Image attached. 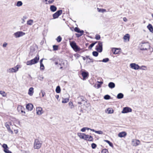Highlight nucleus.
Here are the masks:
<instances>
[{
  "instance_id": "0eeeda50",
  "label": "nucleus",
  "mask_w": 153,
  "mask_h": 153,
  "mask_svg": "<svg viewBox=\"0 0 153 153\" xmlns=\"http://www.w3.org/2000/svg\"><path fill=\"white\" fill-rule=\"evenodd\" d=\"M141 50H146L149 48L150 46L148 43H142L141 44Z\"/></svg>"
},
{
  "instance_id": "b1692460",
  "label": "nucleus",
  "mask_w": 153,
  "mask_h": 153,
  "mask_svg": "<svg viewBox=\"0 0 153 153\" xmlns=\"http://www.w3.org/2000/svg\"><path fill=\"white\" fill-rule=\"evenodd\" d=\"M97 11L99 13H104L106 12V10L105 9L97 8Z\"/></svg>"
},
{
  "instance_id": "c85d7f7f",
  "label": "nucleus",
  "mask_w": 153,
  "mask_h": 153,
  "mask_svg": "<svg viewBox=\"0 0 153 153\" xmlns=\"http://www.w3.org/2000/svg\"><path fill=\"white\" fill-rule=\"evenodd\" d=\"M107 110L108 111L107 113L109 114H112L114 112V110L111 108H108L107 109Z\"/></svg>"
},
{
  "instance_id": "c9c22d12",
  "label": "nucleus",
  "mask_w": 153,
  "mask_h": 153,
  "mask_svg": "<svg viewBox=\"0 0 153 153\" xmlns=\"http://www.w3.org/2000/svg\"><path fill=\"white\" fill-rule=\"evenodd\" d=\"M62 39V37L59 36L57 37L56 40L58 42H59L61 41Z\"/></svg>"
},
{
  "instance_id": "ddd939ff",
  "label": "nucleus",
  "mask_w": 153,
  "mask_h": 153,
  "mask_svg": "<svg viewBox=\"0 0 153 153\" xmlns=\"http://www.w3.org/2000/svg\"><path fill=\"white\" fill-rule=\"evenodd\" d=\"M84 140H88L90 141H93L94 139L93 137L91 136H90L88 135L85 134Z\"/></svg>"
},
{
  "instance_id": "dca6fc26",
  "label": "nucleus",
  "mask_w": 153,
  "mask_h": 153,
  "mask_svg": "<svg viewBox=\"0 0 153 153\" xmlns=\"http://www.w3.org/2000/svg\"><path fill=\"white\" fill-rule=\"evenodd\" d=\"M82 75L83 77V80H85L88 77V72L82 71Z\"/></svg>"
},
{
  "instance_id": "a18cd8bd",
  "label": "nucleus",
  "mask_w": 153,
  "mask_h": 153,
  "mask_svg": "<svg viewBox=\"0 0 153 153\" xmlns=\"http://www.w3.org/2000/svg\"><path fill=\"white\" fill-rule=\"evenodd\" d=\"M100 38V35L97 34L95 36V39L97 40H99Z\"/></svg>"
},
{
  "instance_id": "49530a36",
  "label": "nucleus",
  "mask_w": 153,
  "mask_h": 153,
  "mask_svg": "<svg viewBox=\"0 0 153 153\" xmlns=\"http://www.w3.org/2000/svg\"><path fill=\"white\" fill-rule=\"evenodd\" d=\"M91 147L93 149H95L97 147V145L94 143H92L91 145Z\"/></svg>"
},
{
  "instance_id": "79ce46f5",
  "label": "nucleus",
  "mask_w": 153,
  "mask_h": 153,
  "mask_svg": "<svg viewBox=\"0 0 153 153\" xmlns=\"http://www.w3.org/2000/svg\"><path fill=\"white\" fill-rule=\"evenodd\" d=\"M33 23V21L32 20H29L27 22V23L28 25H31Z\"/></svg>"
},
{
  "instance_id": "f3484780",
  "label": "nucleus",
  "mask_w": 153,
  "mask_h": 153,
  "mask_svg": "<svg viewBox=\"0 0 153 153\" xmlns=\"http://www.w3.org/2000/svg\"><path fill=\"white\" fill-rule=\"evenodd\" d=\"M119 49L116 48H112L111 51L114 54H116L119 53L120 51Z\"/></svg>"
},
{
  "instance_id": "e433bc0d",
  "label": "nucleus",
  "mask_w": 153,
  "mask_h": 153,
  "mask_svg": "<svg viewBox=\"0 0 153 153\" xmlns=\"http://www.w3.org/2000/svg\"><path fill=\"white\" fill-rule=\"evenodd\" d=\"M68 104L71 108L72 109L74 108V106L72 102H69Z\"/></svg>"
},
{
  "instance_id": "0e129e2a",
  "label": "nucleus",
  "mask_w": 153,
  "mask_h": 153,
  "mask_svg": "<svg viewBox=\"0 0 153 153\" xmlns=\"http://www.w3.org/2000/svg\"><path fill=\"white\" fill-rule=\"evenodd\" d=\"M86 130H90V129H91V128H88L87 127H86Z\"/></svg>"
},
{
  "instance_id": "1a4fd4ad",
  "label": "nucleus",
  "mask_w": 153,
  "mask_h": 153,
  "mask_svg": "<svg viewBox=\"0 0 153 153\" xmlns=\"http://www.w3.org/2000/svg\"><path fill=\"white\" fill-rule=\"evenodd\" d=\"M132 111V109L128 107H126L123 108L121 112L122 113H126L128 112H131Z\"/></svg>"
},
{
  "instance_id": "de8ad7c7",
  "label": "nucleus",
  "mask_w": 153,
  "mask_h": 153,
  "mask_svg": "<svg viewBox=\"0 0 153 153\" xmlns=\"http://www.w3.org/2000/svg\"><path fill=\"white\" fill-rule=\"evenodd\" d=\"M95 133L100 134H103V132L100 130L98 131H95Z\"/></svg>"
},
{
  "instance_id": "6ab92c4d",
  "label": "nucleus",
  "mask_w": 153,
  "mask_h": 153,
  "mask_svg": "<svg viewBox=\"0 0 153 153\" xmlns=\"http://www.w3.org/2000/svg\"><path fill=\"white\" fill-rule=\"evenodd\" d=\"M78 136L81 139L84 140L85 136V134L83 133H78Z\"/></svg>"
},
{
  "instance_id": "5fc2aeb1",
  "label": "nucleus",
  "mask_w": 153,
  "mask_h": 153,
  "mask_svg": "<svg viewBox=\"0 0 153 153\" xmlns=\"http://www.w3.org/2000/svg\"><path fill=\"white\" fill-rule=\"evenodd\" d=\"M86 130V127H84L81 129V131L82 132H85Z\"/></svg>"
},
{
  "instance_id": "680f3d73",
  "label": "nucleus",
  "mask_w": 153,
  "mask_h": 153,
  "mask_svg": "<svg viewBox=\"0 0 153 153\" xmlns=\"http://www.w3.org/2000/svg\"><path fill=\"white\" fill-rule=\"evenodd\" d=\"M43 60V59H41L40 60V64H43L42 62Z\"/></svg>"
},
{
  "instance_id": "4468645a",
  "label": "nucleus",
  "mask_w": 153,
  "mask_h": 153,
  "mask_svg": "<svg viewBox=\"0 0 153 153\" xmlns=\"http://www.w3.org/2000/svg\"><path fill=\"white\" fill-rule=\"evenodd\" d=\"M140 141L139 140L134 139L132 141V144L133 146H137L140 144Z\"/></svg>"
},
{
  "instance_id": "423d86ee",
  "label": "nucleus",
  "mask_w": 153,
  "mask_h": 153,
  "mask_svg": "<svg viewBox=\"0 0 153 153\" xmlns=\"http://www.w3.org/2000/svg\"><path fill=\"white\" fill-rule=\"evenodd\" d=\"M98 44L96 46V50L99 52H101L102 50V42L99 41Z\"/></svg>"
},
{
  "instance_id": "412c9836",
  "label": "nucleus",
  "mask_w": 153,
  "mask_h": 153,
  "mask_svg": "<svg viewBox=\"0 0 153 153\" xmlns=\"http://www.w3.org/2000/svg\"><path fill=\"white\" fill-rule=\"evenodd\" d=\"M127 135L126 132L123 131L121 132L118 134V136L120 137H125Z\"/></svg>"
},
{
  "instance_id": "e2e57ef3",
  "label": "nucleus",
  "mask_w": 153,
  "mask_h": 153,
  "mask_svg": "<svg viewBox=\"0 0 153 153\" xmlns=\"http://www.w3.org/2000/svg\"><path fill=\"white\" fill-rule=\"evenodd\" d=\"M90 130H91V131H92L93 132H95V131H95V130H94V129H90Z\"/></svg>"
},
{
  "instance_id": "4be33fe9",
  "label": "nucleus",
  "mask_w": 153,
  "mask_h": 153,
  "mask_svg": "<svg viewBox=\"0 0 153 153\" xmlns=\"http://www.w3.org/2000/svg\"><path fill=\"white\" fill-rule=\"evenodd\" d=\"M5 126L7 128L8 131H9L10 132L11 134H13V131L11 130L9 125L8 123L7 122L5 123Z\"/></svg>"
},
{
  "instance_id": "f704fd0d",
  "label": "nucleus",
  "mask_w": 153,
  "mask_h": 153,
  "mask_svg": "<svg viewBox=\"0 0 153 153\" xmlns=\"http://www.w3.org/2000/svg\"><path fill=\"white\" fill-rule=\"evenodd\" d=\"M69 101V99L68 98H63V100L62 102L63 103H66L68 102Z\"/></svg>"
},
{
  "instance_id": "473e14b6",
  "label": "nucleus",
  "mask_w": 153,
  "mask_h": 153,
  "mask_svg": "<svg viewBox=\"0 0 153 153\" xmlns=\"http://www.w3.org/2000/svg\"><path fill=\"white\" fill-rule=\"evenodd\" d=\"M104 141L105 142H106L107 143H108V144L111 147H113V144L111 143V142L110 141L108 140H104Z\"/></svg>"
},
{
  "instance_id": "aec40b11",
  "label": "nucleus",
  "mask_w": 153,
  "mask_h": 153,
  "mask_svg": "<svg viewBox=\"0 0 153 153\" xmlns=\"http://www.w3.org/2000/svg\"><path fill=\"white\" fill-rule=\"evenodd\" d=\"M33 108V105L31 103H29L26 106L27 109L29 111H31Z\"/></svg>"
},
{
  "instance_id": "69168bd1",
  "label": "nucleus",
  "mask_w": 153,
  "mask_h": 153,
  "mask_svg": "<svg viewBox=\"0 0 153 153\" xmlns=\"http://www.w3.org/2000/svg\"><path fill=\"white\" fill-rule=\"evenodd\" d=\"M8 124H10V125H11L12 124H11V123L10 122H9L8 123Z\"/></svg>"
},
{
  "instance_id": "f257e3e1",
  "label": "nucleus",
  "mask_w": 153,
  "mask_h": 153,
  "mask_svg": "<svg viewBox=\"0 0 153 153\" xmlns=\"http://www.w3.org/2000/svg\"><path fill=\"white\" fill-rule=\"evenodd\" d=\"M39 60V56L38 55L36 56L35 58L30 60L27 62L26 64L27 65H31L35 64L38 62Z\"/></svg>"
},
{
  "instance_id": "a878e982",
  "label": "nucleus",
  "mask_w": 153,
  "mask_h": 153,
  "mask_svg": "<svg viewBox=\"0 0 153 153\" xmlns=\"http://www.w3.org/2000/svg\"><path fill=\"white\" fill-rule=\"evenodd\" d=\"M54 1V0H45L44 2L46 4H51Z\"/></svg>"
},
{
  "instance_id": "bb28decb",
  "label": "nucleus",
  "mask_w": 153,
  "mask_h": 153,
  "mask_svg": "<svg viewBox=\"0 0 153 153\" xmlns=\"http://www.w3.org/2000/svg\"><path fill=\"white\" fill-rule=\"evenodd\" d=\"M108 86L110 88H112L115 87V85L113 82H110L108 84Z\"/></svg>"
},
{
  "instance_id": "f8f14e48",
  "label": "nucleus",
  "mask_w": 153,
  "mask_h": 153,
  "mask_svg": "<svg viewBox=\"0 0 153 153\" xmlns=\"http://www.w3.org/2000/svg\"><path fill=\"white\" fill-rule=\"evenodd\" d=\"M17 110L19 112L25 114V112L24 111L25 108L22 106L19 105L17 107Z\"/></svg>"
},
{
  "instance_id": "338daca9",
  "label": "nucleus",
  "mask_w": 153,
  "mask_h": 153,
  "mask_svg": "<svg viewBox=\"0 0 153 153\" xmlns=\"http://www.w3.org/2000/svg\"><path fill=\"white\" fill-rule=\"evenodd\" d=\"M55 65H57V64H58V62H55Z\"/></svg>"
},
{
  "instance_id": "052dcab7",
  "label": "nucleus",
  "mask_w": 153,
  "mask_h": 153,
  "mask_svg": "<svg viewBox=\"0 0 153 153\" xmlns=\"http://www.w3.org/2000/svg\"><path fill=\"white\" fill-rule=\"evenodd\" d=\"M101 87V85L99 84H98L97 85V88H99Z\"/></svg>"
},
{
  "instance_id": "6e6552de",
  "label": "nucleus",
  "mask_w": 153,
  "mask_h": 153,
  "mask_svg": "<svg viewBox=\"0 0 153 153\" xmlns=\"http://www.w3.org/2000/svg\"><path fill=\"white\" fill-rule=\"evenodd\" d=\"M25 34V33L22 31H18L14 33V36L16 38L19 37L24 35Z\"/></svg>"
},
{
  "instance_id": "58836bf2",
  "label": "nucleus",
  "mask_w": 153,
  "mask_h": 153,
  "mask_svg": "<svg viewBox=\"0 0 153 153\" xmlns=\"http://www.w3.org/2000/svg\"><path fill=\"white\" fill-rule=\"evenodd\" d=\"M2 147L4 149V150H5V149H9L7 145L5 144H3L2 145Z\"/></svg>"
},
{
  "instance_id": "7ed1b4c3",
  "label": "nucleus",
  "mask_w": 153,
  "mask_h": 153,
  "mask_svg": "<svg viewBox=\"0 0 153 153\" xmlns=\"http://www.w3.org/2000/svg\"><path fill=\"white\" fill-rule=\"evenodd\" d=\"M130 66L131 68L136 70H138V69L145 70V69L142 68V67L146 68V66H142L141 67H140L137 64L134 63L130 64Z\"/></svg>"
},
{
  "instance_id": "3c124183",
  "label": "nucleus",
  "mask_w": 153,
  "mask_h": 153,
  "mask_svg": "<svg viewBox=\"0 0 153 153\" xmlns=\"http://www.w3.org/2000/svg\"><path fill=\"white\" fill-rule=\"evenodd\" d=\"M102 153H108V152L107 149H104L102 150Z\"/></svg>"
},
{
  "instance_id": "37998d69",
  "label": "nucleus",
  "mask_w": 153,
  "mask_h": 153,
  "mask_svg": "<svg viewBox=\"0 0 153 153\" xmlns=\"http://www.w3.org/2000/svg\"><path fill=\"white\" fill-rule=\"evenodd\" d=\"M45 69L44 66L43 64H40V69L41 70L43 71Z\"/></svg>"
},
{
  "instance_id": "7c9ffc66",
  "label": "nucleus",
  "mask_w": 153,
  "mask_h": 153,
  "mask_svg": "<svg viewBox=\"0 0 153 153\" xmlns=\"http://www.w3.org/2000/svg\"><path fill=\"white\" fill-rule=\"evenodd\" d=\"M61 91V89L59 86H57L56 89V91L57 93H59Z\"/></svg>"
},
{
  "instance_id": "2f4dec72",
  "label": "nucleus",
  "mask_w": 153,
  "mask_h": 153,
  "mask_svg": "<svg viewBox=\"0 0 153 153\" xmlns=\"http://www.w3.org/2000/svg\"><path fill=\"white\" fill-rule=\"evenodd\" d=\"M0 94L3 97H6L7 96V94L3 91H0Z\"/></svg>"
},
{
  "instance_id": "9d476101",
  "label": "nucleus",
  "mask_w": 153,
  "mask_h": 153,
  "mask_svg": "<svg viewBox=\"0 0 153 153\" xmlns=\"http://www.w3.org/2000/svg\"><path fill=\"white\" fill-rule=\"evenodd\" d=\"M36 114L37 115H40L43 113V111L42 108L40 107H38L36 108Z\"/></svg>"
},
{
  "instance_id": "c756f323",
  "label": "nucleus",
  "mask_w": 153,
  "mask_h": 153,
  "mask_svg": "<svg viewBox=\"0 0 153 153\" xmlns=\"http://www.w3.org/2000/svg\"><path fill=\"white\" fill-rule=\"evenodd\" d=\"M123 97V94L121 93L118 94L117 96V98L118 99H122Z\"/></svg>"
},
{
  "instance_id": "ea45409f",
  "label": "nucleus",
  "mask_w": 153,
  "mask_h": 153,
  "mask_svg": "<svg viewBox=\"0 0 153 153\" xmlns=\"http://www.w3.org/2000/svg\"><path fill=\"white\" fill-rule=\"evenodd\" d=\"M104 98L105 100H109L110 98V96L108 95H106L104 96Z\"/></svg>"
},
{
  "instance_id": "4d7b16f0",
  "label": "nucleus",
  "mask_w": 153,
  "mask_h": 153,
  "mask_svg": "<svg viewBox=\"0 0 153 153\" xmlns=\"http://www.w3.org/2000/svg\"><path fill=\"white\" fill-rule=\"evenodd\" d=\"M41 92L42 93V97H43L44 96V95H45V93L42 91H41Z\"/></svg>"
},
{
  "instance_id": "20e7f679",
  "label": "nucleus",
  "mask_w": 153,
  "mask_h": 153,
  "mask_svg": "<svg viewBox=\"0 0 153 153\" xmlns=\"http://www.w3.org/2000/svg\"><path fill=\"white\" fill-rule=\"evenodd\" d=\"M70 44L71 47L75 51H77L80 50V48L76 45L75 42H70Z\"/></svg>"
},
{
  "instance_id": "2eb2a0df",
  "label": "nucleus",
  "mask_w": 153,
  "mask_h": 153,
  "mask_svg": "<svg viewBox=\"0 0 153 153\" xmlns=\"http://www.w3.org/2000/svg\"><path fill=\"white\" fill-rule=\"evenodd\" d=\"M130 35L128 34H126L123 37L124 41L125 42H128L130 39Z\"/></svg>"
},
{
  "instance_id": "603ef678",
  "label": "nucleus",
  "mask_w": 153,
  "mask_h": 153,
  "mask_svg": "<svg viewBox=\"0 0 153 153\" xmlns=\"http://www.w3.org/2000/svg\"><path fill=\"white\" fill-rule=\"evenodd\" d=\"M43 78H44V77L42 76H39L38 77V79L41 81L42 80Z\"/></svg>"
},
{
  "instance_id": "09e8293b",
  "label": "nucleus",
  "mask_w": 153,
  "mask_h": 153,
  "mask_svg": "<svg viewBox=\"0 0 153 153\" xmlns=\"http://www.w3.org/2000/svg\"><path fill=\"white\" fill-rule=\"evenodd\" d=\"M53 50L54 51L57 50L58 49V46L54 45L53 46Z\"/></svg>"
},
{
  "instance_id": "13d9d810",
  "label": "nucleus",
  "mask_w": 153,
  "mask_h": 153,
  "mask_svg": "<svg viewBox=\"0 0 153 153\" xmlns=\"http://www.w3.org/2000/svg\"><path fill=\"white\" fill-rule=\"evenodd\" d=\"M14 132L15 133L17 134L18 132V131L17 130H14Z\"/></svg>"
},
{
  "instance_id": "5701e85b",
  "label": "nucleus",
  "mask_w": 153,
  "mask_h": 153,
  "mask_svg": "<svg viewBox=\"0 0 153 153\" xmlns=\"http://www.w3.org/2000/svg\"><path fill=\"white\" fill-rule=\"evenodd\" d=\"M74 30L75 32H77L80 33H83L84 31L83 30H80V29L78 27H76L74 29Z\"/></svg>"
},
{
  "instance_id": "9b49d317",
  "label": "nucleus",
  "mask_w": 153,
  "mask_h": 153,
  "mask_svg": "<svg viewBox=\"0 0 153 153\" xmlns=\"http://www.w3.org/2000/svg\"><path fill=\"white\" fill-rule=\"evenodd\" d=\"M62 11L60 10L57 11L56 13L53 14V17L54 19L58 18L59 16L62 13Z\"/></svg>"
},
{
  "instance_id": "cd10ccee",
  "label": "nucleus",
  "mask_w": 153,
  "mask_h": 153,
  "mask_svg": "<svg viewBox=\"0 0 153 153\" xmlns=\"http://www.w3.org/2000/svg\"><path fill=\"white\" fill-rule=\"evenodd\" d=\"M147 28L151 32L153 33V28L151 25L149 24L147 26Z\"/></svg>"
},
{
  "instance_id": "a211bd4d",
  "label": "nucleus",
  "mask_w": 153,
  "mask_h": 153,
  "mask_svg": "<svg viewBox=\"0 0 153 153\" xmlns=\"http://www.w3.org/2000/svg\"><path fill=\"white\" fill-rule=\"evenodd\" d=\"M34 88L33 87H30L29 88L28 94L30 96H32L34 93Z\"/></svg>"
},
{
  "instance_id": "8fccbe9b",
  "label": "nucleus",
  "mask_w": 153,
  "mask_h": 153,
  "mask_svg": "<svg viewBox=\"0 0 153 153\" xmlns=\"http://www.w3.org/2000/svg\"><path fill=\"white\" fill-rule=\"evenodd\" d=\"M8 149H5V150H4V152L6 153H12L10 151L8 150Z\"/></svg>"
},
{
  "instance_id": "6e6d98bb",
  "label": "nucleus",
  "mask_w": 153,
  "mask_h": 153,
  "mask_svg": "<svg viewBox=\"0 0 153 153\" xmlns=\"http://www.w3.org/2000/svg\"><path fill=\"white\" fill-rule=\"evenodd\" d=\"M7 44L6 42H5L2 45L3 47L4 48H5L7 46Z\"/></svg>"
},
{
  "instance_id": "c03bdc74",
  "label": "nucleus",
  "mask_w": 153,
  "mask_h": 153,
  "mask_svg": "<svg viewBox=\"0 0 153 153\" xmlns=\"http://www.w3.org/2000/svg\"><path fill=\"white\" fill-rule=\"evenodd\" d=\"M93 55L95 56H97L98 55V53L97 51H93L92 52Z\"/></svg>"
},
{
  "instance_id": "4c0bfd02",
  "label": "nucleus",
  "mask_w": 153,
  "mask_h": 153,
  "mask_svg": "<svg viewBox=\"0 0 153 153\" xmlns=\"http://www.w3.org/2000/svg\"><path fill=\"white\" fill-rule=\"evenodd\" d=\"M109 59L108 58H105V59H104L102 61L103 62H107L108 61ZM99 62H101V61L100 60L99 61Z\"/></svg>"
},
{
  "instance_id": "864d4df0",
  "label": "nucleus",
  "mask_w": 153,
  "mask_h": 153,
  "mask_svg": "<svg viewBox=\"0 0 153 153\" xmlns=\"http://www.w3.org/2000/svg\"><path fill=\"white\" fill-rule=\"evenodd\" d=\"M83 34V33H80V34H76V36L77 37H79L80 36H82V35Z\"/></svg>"
},
{
  "instance_id": "f03ea898",
  "label": "nucleus",
  "mask_w": 153,
  "mask_h": 153,
  "mask_svg": "<svg viewBox=\"0 0 153 153\" xmlns=\"http://www.w3.org/2000/svg\"><path fill=\"white\" fill-rule=\"evenodd\" d=\"M20 68L21 66L20 65H17L13 68H8L7 70V71L9 73H16L18 71L19 68Z\"/></svg>"
},
{
  "instance_id": "393cba45",
  "label": "nucleus",
  "mask_w": 153,
  "mask_h": 153,
  "mask_svg": "<svg viewBox=\"0 0 153 153\" xmlns=\"http://www.w3.org/2000/svg\"><path fill=\"white\" fill-rule=\"evenodd\" d=\"M50 9L51 11L55 12L57 8L55 6L52 5L50 6Z\"/></svg>"
},
{
  "instance_id": "bf43d9fd",
  "label": "nucleus",
  "mask_w": 153,
  "mask_h": 153,
  "mask_svg": "<svg viewBox=\"0 0 153 153\" xmlns=\"http://www.w3.org/2000/svg\"><path fill=\"white\" fill-rule=\"evenodd\" d=\"M59 97V95H56L55 96V97H56V98L57 99V100L58 99Z\"/></svg>"
},
{
  "instance_id": "774afa93",
  "label": "nucleus",
  "mask_w": 153,
  "mask_h": 153,
  "mask_svg": "<svg viewBox=\"0 0 153 153\" xmlns=\"http://www.w3.org/2000/svg\"><path fill=\"white\" fill-rule=\"evenodd\" d=\"M99 83H100L101 84H102L103 83V82H98Z\"/></svg>"
},
{
  "instance_id": "a19ab883",
  "label": "nucleus",
  "mask_w": 153,
  "mask_h": 153,
  "mask_svg": "<svg viewBox=\"0 0 153 153\" xmlns=\"http://www.w3.org/2000/svg\"><path fill=\"white\" fill-rule=\"evenodd\" d=\"M22 5V3L21 1H18L17 2L16 6L18 7L21 6Z\"/></svg>"
},
{
  "instance_id": "39448f33",
  "label": "nucleus",
  "mask_w": 153,
  "mask_h": 153,
  "mask_svg": "<svg viewBox=\"0 0 153 153\" xmlns=\"http://www.w3.org/2000/svg\"><path fill=\"white\" fill-rule=\"evenodd\" d=\"M42 142L37 139L35 140L34 147V149H39L41 146Z\"/></svg>"
},
{
  "instance_id": "72a5a7b5",
  "label": "nucleus",
  "mask_w": 153,
  "mask_h": 153,
  "mask_svg": "<svg viewBox=\"0 0 153 153\" xmlns=\"http://www.w3.org/2000/svg\"><path fill=\"white\" fill-rule=\"evenodd\" d=\"M97 42H94L93 43L91 44L88 47V48L91 49L94 46V45Z\"/></svg>"
}]
</instances>
